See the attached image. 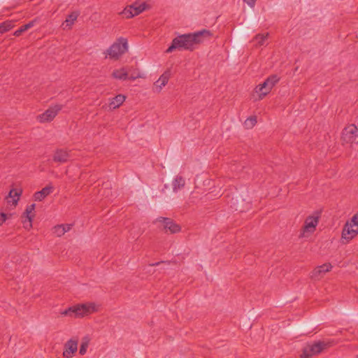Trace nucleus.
I'll use <instances>...</instances> for the list:
<instances>
[{"label":"nucleus","mask_w":358,"mask_h":358,"mask_svg":"<svg viewBox=\"0 0 358 358\" xmlns=\"http://www.w3.org/2000/svg\"><path fill=\"white\" fill-rule=\"evenodd\" d=\"M212 36V33L208 29H203L194 33L182 34L173 38L171 45L166 50V53L175 50H193L198 45L206 38Z\"/></svg>","instance_id":"nucleus-1"},{"label":"nucleus","mask_w":358,"mask_h":358,"mask_svg":"<svg viewBox=\"0 0 358 358\" xmlns=\"http://www.w3.org/2000/svg\"><path fill=\"white\" fill-rule=\"evenodd\" d=\"M99 310V305L94 302L78 303L60 312L62 316L84 317Z\"/></svg>","instance_id":"nucleus-2"},{"label":"nucleus","mask_w":358,"mask_h":358,"mask_svg":"<svg viewBox=\"0 0 358 358\" xmlns=\"http://www.w3.org/2000/svg\"><path fill=\"white\" fill-rule=\"evenodd\" d=\"M358 235V213L344 225L341 234L342 243L345 244Z\"/></svg>","instance_id":"nucleus-3"},{"label":"nucleus","mask_w":358,"mask_h":358,"mask_svg":"<svg viewBox=\"0 0 358 358\" xmlns=\"http://www.w3.org/2000/svg\"><path fill=\"white\" fill-rule=\"evenodd\" d=\"M279 80L280 78L278 76H270L263 83L256 86L254 90V96L257 95V99L262 100L270 93L273 87L278 83Z\"/></svg>","instance_id":"nucleus-4"},{"label":"nucleus","mask_w":358,"mask_h":358,"mask_svg":"<svg viewBox=\"0 0 358 358\" xmlns=\"http://www.w3.org/2000/svg\"><path fill=\"white\" fill-rule=\"evenodd\" d=\"M128 49L127 40L124 38H120L108 50L107 55L110 58L118 59L122 55L127 52Z\"/></svg>","instance_id":"nucleus-5"},{"label":"nucleus","mask_w":358,"mask_h":358,"mask_svg":"<svg viewBox=\"0 0 358 358\" xmlns=\"http://www.w3.org/2000/svg\"><path fill=\"white\" fill-rule=\"evenodd\" d=\"M327 345V343L323 341L308 343L303 348L301 358H310L312 356L318 355L324 350Z\"/></svg>","instance_id":"nucleus-6"},{"label":"nucleus","mask_w":358,"mask_h":358,"mask_svg":"<svg viewBox=\"0 0 358 358\" xmlns=\"http://www.w3.org/2000/svg\"><path fill=\"white\" fill-rule=\"evenodd\" d=\"M148 7L147 3L143 1H137L131 5L126 7L122 12V14L126 18H131L139 15Z\"/></svg>","instance_id":"nucleus-7"},{"label":"nucleus","mask_w":358,"mask_h":358,"mask_svg":"<svg viewBox=\"0 0 358 358\" xmlns=\"http://www.w3.org/2000/svg\"><path fill=\"white\" fill-rule=\"evenodd\" d=\"M319 223V215L315 214L306 217L304 222V226L300 234L301 237H308L313 234Z\"/></svg>","instance_id":"nucleus-8"},{"label":"nucleus","mask_w":358,"mask_h":358,"mask_svg":"<svg viewBox=\"0 0 358 358\" xmlns=\"http://www.w3.org/2000/svg\"><path fill=\"white\" fill-rule=\"evenodd\" d=\"M155 222L162 223L166 233L175 234L180 231V227L169 217H159Z\"/></svg>","instance_id":"nucleus-9"},{"label":"nucleus","mask_w":358,"mask_h":358,"mask_svg":"<svg viewBox=\"0 0 358 358\" xmlns=\"http://www.w3.org/2000/svg\"><path fill=\"white\" fill-rule=\"evenodd\" d=\"M358 138V128L355 124L347 126L343 131V139L345 142L352 143Z\"/></svg>","instance_id":"nucleus-10"},{"label":"nucleus","mask_w":358,"mask_h":358,"mask_svg":"<svg viewBox=\"0 0 358 358\" xmlns=\"http://www.w3.org/2000/svg\"><path fill=\"white\" fill-rule=\"evenodd\" d=\"M61 109L62 106L59 105L52 106L40 115L38 117V120L40 122H50L55 118Z\"/></svg>","instance_id":"nucleus-11"},{"label":"nucleus","mask_w":358,"mask_h":358,"mask_svg":"<svg viewBox=\"0 0 358 358\" xmlns=\"http://www.w3.org/2000/svg\"><path fill=\"white\" fill-rule=\"evenodd\" d=\"M78 341L76 338L69 339L64 344L63 356L65 358H71L78 350Z\"/></svg>","instance_id":"nucleus-12"},{"label":"nucleus","mask_w":358,"mask_h":358,"mask_svg":"<svg viewBox=\"0 0 358 358\" xmlns=\"http://www.w3.org/2000/svg\"><path fill=\"white\" fill-rule=\"evenodd\" d=\"M35 204L28 206L23 214V226L25 229H29L32 227V220L34 217Z\"/></svg>","instance_id":"nucleus-13"},{"label":"nucleus","mask_w":358,"mask_h":358,"mask_svg":"<svg viewBox=\"0 0 358 358\" xmlns=\"http://www.w3.org/2000/svg\"><path fill=\"white\" fill-rule=\"evenodd\" d=\"M332 268V266L331 264H324L322 266H320L317 268H315L313 272L311 277L315 279H319L321 276H322L324 273L327 272H329Z\"/></svg>","instance_id":"nucleus-14"},{"label":"nucleus","mask_w":358,"mask_h":358,"mask_svg":"<svg viewBox=\"0 0 358 358\" xmlns=\"http://www.w3.org/2000/svg\"><path fill=\"white\" fill-rule=\"evenodd\" d=\"M169 77V71H165L155 83V91L157 92H159L162 90V88L168 83Z\"/></svg>","instance_id":"nucleus-15"},{"label":"nucleus","mask_w":358,"mask_h":358,"mask_svg":"<svg viewBox=\"0 0 358 358\" xmlns=\"http://www.w3.org/2000/svg\"><path fill=\"white\" fill-rule=\"evenodd\" d=\"M70 157V153L67 150L58 149L54 153L53 160L56 162L65 163L69 159Z\"/></svg>","instance_id":"nucleus-16"},{"label":"nucleus","mask_w":358,"mask_h":358,"mask_svg":"<svg viewBox=\"0 0 358 358\" xmlns=\"http://www.w3.org/2000/svg\"><path fill=\"white\" fill-rule=\"evenodd\" d=\"M53 187L51 185H48L43 188L41 191L36 192L34 194V199L35 201H41L46 196H48L50 193L52 192Z\"/></svg>","instance_id":"nucleus-17"},{"label":"nucleus","mask_w":358,"mask_h":358,"mask_svg":"<svg viewBox=\"0 0 358 358\" xmlns=\"http://www.w3.org/2000/svg\"><path fill=\"white\" fill-rule=\"evenodd\" d=\"M113 78L125 80L128 79V70L126 67H122L118 69H115L112 73Z\"/></svg>","instance_id":"nucleus-18"},{"label":"nucleus","mask_w":358,"mask_h":358,"mask_svg":"<svg viewBox=\"0 0 358 358\" xmlns=\"http://www.w3.org/2000/svg\"><path fill=\"white\" fill-rule=\"evenodd\" d=\"M22 194V190L13 189L10 191L8 194V198L10 199L8 200V203H12L13 206H15L17 204V202L20 199V195Z\"/></svg>","instance_id":"nucleus-19"},{"label":"nucleus","mask_w":358,"mask_h":358,"mask_svg":"<svg viewBox=\"0 0 358 358\" xmlns=\"http://www.w3.org/2000/svg\"><path fill=\"white\" fill-rule=\"evenodd\" d=\"M78 15L79 13L76 11L72 12L71 14H69L66 17L65 22L62 24L63 29H71L72 24L77 20Z\"/></svg>","instance_id":"nucleus-20"},{"label":"nucleus","mask_w":358,"mask_h":358,"mask_svg":"<svg viewBox=\"0 0 358 358\" xmlns=\"http://www.w3.org/2000/svg\"><path fill=\"white\" fill-rule=\"evenodd\" d=\"M126 96L123 94H118L113 98L110 103L109 106L110 108L115 109L120 107L125 101Z\"/></svg>","instance_id":"nucleus-21"},{"label":"nucleus","mask_w":358,"mask_h":358,"mask_svg":"<svg viewBox=\"0 0 358 358\" xmlns=\"http://www.w3.org/2000/svg\"><path fill=\"white\" fill-rule=\"evenodd\" d=\"M185 181L181 176H177L172 182L173 191L177 192L178 190L184 187Z\"/></svg>","instance_id":"nucleus-22"},{"label":"nucleus","mask_w":358,"mask_h":358,"mask_svg":"<svg viewBox=\"0 0 358 358\" xmlns=\"http://www.w3.org/2000/svg\"><path fill=\"white\" fill-rule=\"evenodd\" d=\"M268 36V33L259 34L253 39L254 45L256 47H260L266 44V40Z\"/></svg>","instance_id":"nucleus-23"},{"label":"nucleus","mask_w":358,"mask_h":358,"mask_svg":"<svg viewBox=\"0 0 358 358\" xmlns=\"http://www.w3.org/2000/svg\"><path fill=\"white\" fill-rule=\"evenodd\" d=\"M90 339L88 336H85L84 338H82V341H81V344H80V350H79V353L81 355H84L86 353L87 348L90 344Z\"/></svg>","instance_id":"nucleus-24"},{"label":"nucleus","mask_w":358,"mask_h":358,"mask_svg":"<svg viewBox=\"0 0 358 358\" xmlns=\"http://www.w3.org/2000/svg\"><path fill=\"white\" fill-rule=\"evenodd\" d=\"M14 27V23L11 20H7L0 24V34H3L10 30Z\"/></svg>","instance_id":"nucleus-25"},{"label":"nucleus","mask_w":358,"mask_h":358,"mask_svg":"<svg viewBox=\"0 0 358 358\" xmlns=\"http://www.w3.org/2000/svg\"><path fill=\"white\" fill-rule=\"evenodd\" d=\"M257 122L256 116H250L247 118L244 122L246 129H252Z\"/></svg>","instance_id":"nucleus-26"},{"label":"nucleus","mask_w":358,"mask_h":358,"mask_svg":"<svg viewBox=\"0 0 358 358\" xmlns=\"http://www.w3.org/2000/svg\"><path fill=\"white\" fill-rule=\"evenodd\" d=\"M53 234H55L58 237H61L64 234V227L60 224L57 225L53 228Z\"/></svg>","instance_id":"nucleus-27"},{"label":"nucleus","mask_w":358,"mask_h":358,"mask_svg":"<svg viewBox=\"0 0 358 358\" xmlns=\"http://www.w3.org/2000/svg\"><path fill=\"white\" fill-rule=\"evenodd\" d=\"M143 77H144L143 74L138 72V73H134L130 76H128V79H129L131 80H134L137 78H143Z\"/></svg>","instance_id":"nucleus-28"},{"label":"nucleus","mask_w":358,"mask_h":358,"mask_svg":"<svg viewBox=\"0 0 358 358\" xmlns=\"http://www.w3.org/2000/svg\"><path fill=\"white\" fill-rule=\"evenodd\" d=\"M28 30L27 28H24V25H22V27H20L17 30H16L13 35L15 36H20L22 33H23L24 31Z\"/></svg>","instance_id":"nucleus-29"},{"label":"nucleus","mask_w":358,"mask_h":358,"mask_svg":"<svg viewBox=\"0 0 358 358\" xmlns=\"http://www.w3.org/2000/svg\"><path fill=\"white\" fill-rule=\"evenodd\" d=\"M6 220V215L4 213H0V225H2Z\"/></svg>","instance_id":"nucleus-30"},{"label":"nucleus","mask_w":358,"mask_h":358,"mask_svg":"<svg viewBox=\"0 0 358 358\" xmlns=\"http://www.w3.org/2000/svg\"><path fill=\"white\" fill-rule=\"evenodd\" d=\"M62 227H64V234L69 231L71 229L72 225L69 224H60Z\"/></svg>","instance_id":"nucleus-31"},{"label":"nucleus","mask_w":358,"mask_h":358,"mask_svg":"<svg viewBox=\"0 0 358 358\" xmlns=\"http://www.w3.org/2000/svg\"><path fill=\"white\" fill-rule=\"evenodd\" d=\"M257 0H243L248 6L253 7Z\"/></svg>","instance_id":"nucleus-32"},{"label":"nucleus","mask_w":358,"mask_h":358,"mask_svg":"<svg viewBox=\"0 0 358 358\" xmlns=\"http://www.w3.org/2000/svg\"><path fill=\"white\" fill-rule=\"evenodd\" d=\"M36 20H32L29 23L24 24V28H27V29L31 28L35 24Z\"/></svg>","instance_id":"nucleus-33"},{"label":"nucleus","mask_w":358,"mask_h":358,"mask_svg":"<svg viewBox=\"0 0 358 358\" xmlns=\"http://www.w3.org/2000/svg\"><path fill=\"white\" fill-rule=\"evenodd\" d=\"M160 264H161V262H156V263H154V264H151V266H158V265H159Z\"/></svg>","instance_id":"nucleus-34"},{"label":"nucleus","mask_w":358,"mask_h":358,"mask_svg":"<svg viewBox=\"0 0 358 358\" xmlns=\"http://www.w3.org/2000/svg\"><path fill=\"white\" fill-rule=\"evenodd\" d=\"M357 358H358V357H357Z\"/></svg>","instance_id":"nucleus-35"}]
</instances>
